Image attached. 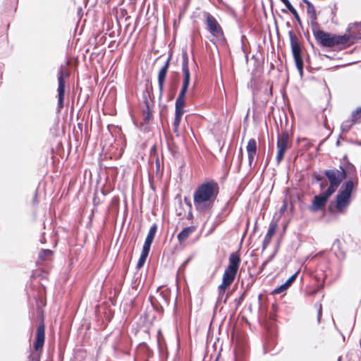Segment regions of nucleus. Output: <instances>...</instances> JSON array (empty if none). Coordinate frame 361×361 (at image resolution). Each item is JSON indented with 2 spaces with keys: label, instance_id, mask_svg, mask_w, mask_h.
I'll return each mask as SVG.
<instances>
[{
  "label": "nucleus",
  "instance_id": "nucleus-1",
  "mask_svg": "<svg viewBox=\"0 0 361 361\" xmlns=\"http://www.w3.org/2000/svg\"><path fill=\"white\" fill-rule=\"evenodd\" d=\"M219 186L214 181L201 184L194 192V205L197 210L203 212L210 209L217 197Z\"/></svg>",
  "mask_w": 361,
  "mask_h": 361
},
{
  "label": "nucleus",
  "instance_id": "nucleus-2",
  "mask_svg": "<svg viewBox=\"0 0 361 361\" xmlns=\"http://www.w3.org/2000/svg\"><path fill=\"white\" fill-rule=\"evenodd\" d=\"M355 184H357V182ZM354 187L355 183L353 180H348L343 185L336 197L335 207L337 212L343 213L349 206Z\"/></svg>",
  "mask_w": 361,
  "mask_h": 361
},
{
  "label": "nucleus",
  "instance_id": "nucleus-3",
  "mask_svg": "<svg viewBox=\"0 0 361 361\" xmlns=\"http://www.w3.org/2000/svg\"><path fill=\"white\" fill-rule=\"evenodd\" d=\"M314 37L322 46L326 47L345 44L350 39V36L347 35H336L323 30L314 32Z\"/></svg>",
  "mask_w": 361,
  "mask_h": 361
},
{
  "label": "nucleus",
  "instance_id": "nucleus-4",
  "mask_svg": "<svg viewBox=\"0 0 361 361\" xmlns=\"http://www.w3.org/2000/svg\"><path fill=\"white\" fill-rule=\"evenodd\" d=\"M324 174L329 182V186L326 190H330L332 193L336 192L342 181L347 176L346 169L343 164L340 165L339 169L334 168L325 170Z\"/></svg>",
  "mask_w": 361,
  "mask_h": 361
},
{
  "label": "nucleus",
  "instance_id": "nucleus-5",
  "mask_svg": "<svg viewBox=\"0 0 361 361\" xmlns=\"http://www.w3.org/2000/svg\"><path fill=\"white\" fill-rule=\"evenodd\" d=\"M240 264V258L239 255L236 253L231 254L228 259V266L226 267L223 275L222 281H224V284L231 285L233 282Z\"/></svg>",
  "mask_w": 361,
  "mask_h": 361
},
{
  "label": "nucleus",
  "instance_id": "nucleus-6",
  "mask_svg": "<svg viewBox=\"0 0 361 361\" xmlns=\"http://www.w3.org/2000/svg\"><path fill=\"white\" fill-rule=\"evenodd\" d=\"M182 72L183 75L181 90L176 99L185 100V94L190 82V73L188 68V58L186 53L183 54Z\"/></svg>",
  "mask_w": 361,
  "mask_h": 361
},
{
  "label": "nucleus",
  "instance_id": "nucleus-7",
  "mask_svg": "<svg viewBox=\"0 0 361 361\" xmlns=\"http://www.w3.org/2000/svg\"><path fill=\"white\" fill-rule=\"evenodd\" d=\"M290 43L292 53L295 60L297 69L300 74L302 73L303 60L301 56V49L297 36L292 32H289Z\"/></svg>",
  "mask_w": 361,
  "mask_h": 361
},
{
  "label": "nucleus",
  "instance_id": "nucleus-8",
  "mask_svg": "<svg viewBox=\"0 0 361 361\" xmlns=\"http://www.w3.org/2000/svg\"><path fill=\"white\" fill-rule=\"evenodd\" d=\"M276 161L279 164L284 157L286 150L290 147V140L287 131H283L278 135Z\"/></svg>",
  "mask_w": 361,
  "mask_h": 361
},
{
  "label": "nucleus",
  "instance_id": "nucleus-9",
  "mask_svg": "<svg viewBox=\"0 0 361 361\" xmlns=\"http://www.w3.org/2000/svg\"><path fill=\"white\" fill-rule=\"evenodd\" d=\"M206 23L207 25L208 31L215 37L219 39H223V30L215 19V18L209 13L206 14Z\"/></svg>",
  "mask_w": 361,
  "mask_h": 361
},
{
  "label": "nucleus",
  "instance_id": "nucleus-10",
  "mask_svg": "<svg viewBox=\"0 0 361 361\" xmlns=\"http://www.w3.org/2000/svg\"><path fill=\"white\" fill-rule=\"evenodd\" d=\"M58 109L61 110L63 107V99L65 94V79L62 68L58 73Z\"/></svg>",
  "mask_w": 361,
  "mask_h": 361
},
{
  "label": "nucleus",
  "instance_id": "nucleus-11",
  "mask_svg": "<svg viewBox=\"0 0 361 361\" xmlns=\"http://www.w3.org/2000/svg\"><path fill=\"white\" fill-rule=\"evenodd\" d=\"M332 194L330 190H326L322 194L315 195L312 201V209L313 211H318L323 208Z\"/></svg>",
  "mask_w": 361,
  "mask_h": 361
},
{
  "label": "nucleus",
  "instance_id": "nucleus-12",
  "mask_svg": "<svg viewBox=\"0 0 361 361\" xmlns=\"http://www.w3.org/2000/svg\"><path fill=\"white\" fill-rule=\"evenodd\" d=\"M176 111H175V118L173 123V131L174 133H178V126L182 118V116L184 113V107L185 105V100L176 99Z\"/></svg>",
  "mask_w": 361,
  "mask_h": 361
},
{
  "label": "nucleus",
  "instance_id": "nucleus-13",
  "mask_svg": "<svg viewBox=\"0 0 361 361\" xmlns=\"http://www.w3.org/2000/svg\"><path fill=\"white\" fill-rule=\"evenodd\" d=\"M45 326L43 324H39L37 329L34 348L36 351L42 350L45 339Z\"/></svg>",
  "mask_w": 361,
  "mask_h": 361
},
{
  "label": "nucleus",
  "instance_id": "nucleus-14",
  "mask_svg": "<svg viewBox=\"0 0 361 361\" xmlns=\"http://www.w3.org/2000/svg\"><path fill=\"white\" fill-rule=\"evenodd\" d=\"M169 61L170 58L167 59V61L165 62V64L161 67L160 69L159 74H158V85H159V89L160 92V96L162 95L164 92V82L166 80V77L167 75V72L169 67Z\"/></svg>",
  "mask_w": 361,
  "mask_h": 361
},
{
  "label": "nucleus",
  "instance_id": "nucleus-15",
  "mask_svg": "<svg viewBox=\"0 0 361 361\" xmlns=\"http://www.w3.org/2000/svg\"><path fill=\"white\" fill-rule=\"evenodd\" d=\"M246 150L248 157V163L250 168H252L254 158L257 154V142L255 139L249 140Z\"/></svg>",
  "mask_w": 361,
  "mask_h": 361
},
{
  "label": "nucleus",
  "instance_id": "nucleus-16",
  "mask_svg": "<svg viewBox=\"0 0 361 361\" xmlns=\"http://www.w3.org/2000/svg\"><path fill=\"white\" fill-rule=\"evenodd\" d=\"M157 231V224H153L148 232V234L146 237L144 245L142 248L147 249L150 250L151 245L154 240L155 234Z\"/></svg>",
  "mask_w": 361,
  "mask_h": 361
},
{
  "label": "nucleus",
  "instance_id": "nucleus-17",
  "mask_svg": "<svg viewBox=\"0 0 361 361\" xmlns=\"http://www.w3.org/2000/svg\"><path fill=\"white\" fill-rule=\"evenodd\" d=\"M195 231L194 226H188L183 228L177 236L178 241L181 243L184 242L193 232Z\"/></svg>",
  "mask_w": 361,
  "mask_h": 361
},
{
  "label": "nucleus",
  "instance_id": "nucleus-18",
  "mask_svg": "<svg viewBox=\"0 0 361 361\" xmlns=\"http://www.w3.org/2000/svg\"><path fill=\"white\" fill-rule=\"evenodd\" d=\"M348 30L351 37L361 38V23L350 25Z\"/></svg>",
  "mask_w": 361,
  "mask_h": 361
},
{
  "label": "nucleus",
  "instance_id": "nucleus-19",
  "mask_svg": "<svg viewBox=\"0 0 361 361\" xmlns=\"http://www.w3.org/2000/svg\"><path fill=\"white\" fill-rule=\"evenodd\" d=\"M276 226L274 224H271L269 226L268 231H267V234H266V235H265V237L264 238V241H263V247H264V249L270 243L272 236L274 235V234L276 232Z\"/></svg>",
  "mask_w": 361,
  "mask_h": 361
},
{
  "label": "nucleus",
  "instance_id": "nucleus-20",
  "mask_svg": "<svg viewBox=\"0 0 361 361\" xmlns=\"http://www.w3.org/2000/svg\"><path fill=\"white\" fill-rule=\"evenodd\" d=\"M149 251L150 250H149L142 248V253L140 255V259L137 264V269H140L144 265V264L145 263V261L147 259V257L149 253Z\"/></svg>",
  "mask_w": 361,
  "mask_h": 361
},
{
  "label": "nucleus",
  "instance_id": "nucleus-21",
  "mask_svg": "<svg viewBox=\"0 0 361 361\" xmlns=\"http://www.w3.org/2000/svg\"><path fill=\"white\" fill-rule=\"evenodd\" d=\"M355 123L353 121V118L351 120H348L342 123L341 124V130L343 133H347L353 125H354Z\"/></svg>",
  "mask_w": 361,
  "mask_h": 361
},
{
  "label": "nucleus",
  "instance_id": "nucleus-22",
  "mask_svg": "<svg viewBox=\"0 0 361 361\" xmlns=\"http://www.w3.org/2000/svg\"><path fill=\"white\" fill-rule=\"evenodd\" d=\"M229 284H224V281H222V283L219 286V299L218 302L221 301L223 298V296L225 293L226 289L229 286Z\"/></svg>",
  "mask_w": 361,
  "mask_h": 361
},
{
  "label": "nucleus",
  "instance_id": "nucleus-23",
  "mask_svg": "<svg viewBox=\"0 0 361 361\" xmlns=\"http://www.w3.org/2000/svg\"><path fill=\"white\" fill-rule=\"evenodd\" d=\"M306 3L307 4V13L310 17V19H317L316 11L314 6L309 1H306Z\"/></svg>",
  "mask_w": 361,
  "mask_h": 361
},
{
  "label": "nucleus",
  "instance_id": "nucleus-24",
  "mask_svg": "<svg viewBox=\"0 0 361 361\" xmlns=\"http://www.w3.org/2000/svg\"><path fill=\"white\" fill-rule=\"evenodd\" d=\"M287 9L293 15L294 18H295V20L298 22V23H300V16L297 12V11L294 8V7L292 6L291 4H290L289 5H288L286 6Z\"/></svg>",
  "mask_w": 361,
  "mask_h": 361
},
{
  "label": "nucleus",
  "instance_id": "nucleus-25",
  "mask_svg": "<svg viewBox=\"0 0 361 361\" xmlns=\"http://www.w3.org/2000/svg\"><path fill=\"white\" fill-rule=\"evenodd\" d=\"M288 288L286 287V285L285 283H283V284L281 285L280 286H279L278 288H275L273 293L275 294L282 293H284L285 291H286V290Z\"/></svg>",
  "mask_w": 361,
  "mask_h": 361
},
{
  "label": "nucleus",
  "instance_id": "nucleus-26",
  "mask_svg": "<svg viewBox=\"0 0 361 361\" xmlns=\"http://www.w3.org/2000/svg\"><path fill=\"white\" fill-rule=\"evenodd\" d=\"M51 253L50 250H42L39 256L42 259H46L47 257L50 256Z\"/></svg>",
  "mask_w": 361,
  "mask_h": 361
},
{
  "label": "nucleus",
  "instance_id": "nucleus-27",
  "mask_svg": "<svg viewBox=\"0 0 361 361\" xmlns=\"http://www.w3.org/2000/svg\"><path fill=\"white\" fill-rule=\"evenodd\" d=\"M317 19H312L311 20V28H312V32L313 34L314 35V32L316 31H322L321 30L319 29V25L318 23H317L316 21Z\"/></svg>",
  "mask_w": 361,
  "mask_h": 361
},
{
  "label": "nucleus",
  "instance_id": "nucleus-28",
  "mask_svg": "<svg viewBox=\"0 0 361 361\" xmlns=\"http://www.w3.org/2000/svg\"><path fill=\"white\" fill-rule=\"evenodd\" d=\"M298 273H295V274L292 275L284 283L286 285V287L289 288L292 283L295 281L296 279Z\"/></svg>",
  "mask_w": 361,
  "mask_h": 361
},
{
  "label": "nucleus",
  "instance_id": "nucleus-29",
  "mask_svg": "<svg viewBox=\"0 0 361 361\" xmlns=\"http://www.w3.org/2000/svg\"><path fill=\"white\" fill-rule=\"evenodd\" d=\"M146 109L143 110L144 114L145 115V118L147 119L149 118L150 113H149V106L147 101L145 102Z\"/></svg>",
  "mask_w": 361,
  "mask_h": 361
},
{
  "label": "nucleus",
  "instance_id": "nucleus-30",
  "mask_svg": "<svg viewBox=\"0 0 361 361\" xmlns=\"http://www.w3.org/2000/svg\"><path fill=\"white\" fill-rule=\"evenodd\" d=\"M192 256H190L187 259H185V261L182 264V265L180 266V269H185V267L187 266V264L190 262V260L192 259Z\"/></svg>",
  "mask_w": 361,
  "mask_h": 361
},
{
  "label": "nucleus",
  "instance_id": "nucleus-31",
  "mask_svg": "<svg viewBox=\"0 0 361 361\" xmlns=\"http://www.w3.org/2000/svg\"><path fill=\"white\" fill-rule=\"evenodd\" d=\"M360 114H361V106L357 108V110L353 113V117L354 118L355 120H356L357 118V115Z\"/></svg>",
  "mask_w": 361,
  "mask_h": 361
},
{
  "label": "nucleus",
  "instance_id": "nucleus-32",
  "mask_svg": "<svg viewBox=\"0 0 361 361\" xmlns=\"http://www.w3.org/2000/svg\"><path fill=\"white\" fill-rule=\"evenodd\" d=\"M39 355L37 354H32L30 357V361H39Z\"/></svg>",
  "mask_w": 361,
  "mask_h": 361
},
{
  "label": "nucleus",
  "instance_id": "nucleus-33",
  "mask_svg": "<svg viewBox=\"0 0 361 361\" xmlns=\"http://www.w3.org/2000/svg\"><path fill=\"white\" fill-rule=\"evenodd\" d=\"M322 305H319V310H318V320L320 319V317L322 316Z\"/></svg>",
  "mask_w": 361,
  "mask_h": 361
},
{
  "label": "nucleus",
  "instance_id": "nucleus-34",
  "mask_svg": "<svg viewBox=\"0 0 361 361\" xmlns=\"http://www.w3.org/2000/svg\"><path fill=\"white\" fill-rule=\"evenodd\" d=\"M353 121L356 123L361 121V114L357 115V118L356 120L354 119V118L352 116Z\"/></svg>",
  "mask_w": 361,
  "mask_h": 361
},
{
  "label": "nucleus",
  "instance_id": "nucleus-35",
  "mask_svg": "<svg viewBox=\"0 0 361 361\" xmlns=\"http://www.w3.org/2000/svg\"><path fill=\"white\" fill-rule=\"evenodd\" d=\"M283 4L284 5L286 6V7L289 5L290 4V2L289 1V0H281Z\"/></svg>",
  "mask_w": 361,
  "mask_h": 361
},
{
  "label": "nucleus",
  "instance_id": "nucleus-36",
  "mask_svg": "<svg viewBox=\"0 0 361 361\" xmlns=\"http://www.w3.org/2000/svg\"><path fill=\"white\" fill-rule=\"evenodd\" d=\"M268 262H269L268 260H267V261H265V262L262 264V267H264L267 264Z\"/></svg>",
  "mask_w": 361,
  "mask_h": 361
}]
</instances>
